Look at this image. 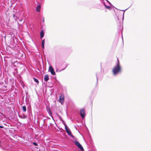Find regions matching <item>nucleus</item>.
<instances>
[{
	"label": "nucleus",
	"mask_w": 151,
	"mask_h": 151,
	"mask_svg": "<svg viewBox=\"0 0 151 151\" xmlns=\"http://www.w3.org/2000/svg\"><path fill=\"white\" fill-rule=\"evenodd\" d=\"M59 101L61 104L64 103V97L63 95H61L60 96Z\"/></svg>",
	"instance_id": "obj_4"
},
{
	"label": "nucleus",
	"mask_w": 151,
	"mask_h": 151,
	"mask_svg": "<svg viewBox=\"0 0 151 151\" xmlns=\"http://www.w3.org/2000/svg\"><path fill=\"white\" fill-rule=\"evenodd\" d=\"M13 17H14L15 16V15H14V14H13Z\"/></svg>",
	"instance_id": "obj_21"
},
{
	"label": "nucleus",
	"mask_w": 151,
	"mask_h": 151,
	"mask_svg": "<svg viewBox=\"0 0 151 151\" xmlns=\"http://www.w3.org/2000/svg\"><path fill=\"white\" fill-rule=\"evenodd\" d=\"M107 2H108L109 4L110 5H112V4L109 1H108V0H105Z\"/></svg>",
	"instance_id": "obj_15"
},
{
	"label": "nucleus",
	"mask_w": 151,
	"mask_h": 151,
	"mask_svg": "<svg viewBox=\"0 0 151 151\" xmlns=\"http://www.w3.org/2000/svg\"><path fill=\"white\" fill-rule=\"evenodd\" d=\"M44 43H42V46L43 49H44Z\"/></svg>",
	"instance_id": "obj_16"
},
{
	"label": "nucleus",
	"mask_w": 151,
	"mask_h": 151,
	"mask_svg": "<svg viewBox=\"0 0 151 151\" xmlns=\"http://www.w3.org/2000/svg\"><path fill=\"white\" fill-rule=\"evenodd\" d=\"M33 144L34 145H35V146H36V145H37V144L36 143H35V142H33Z\"/></svg>",
	"instance_id": "obj_18"
},
{
	"label": "nucleus",
	"mask_w": 151,
	"mask_h": 151,
	"mask_svg": "<svg viewBox=\"0 0 151 151\" xmlns=\"http://www.w3.org/2000/svg\"><path fill=\"white\" fill-rule=\"evenodd\" d=\"M103 3L104 5V6L106 8L108 9H111V6H108L107 5H106L105 4L104 2H102Z\"/></svg>",
	"instance_id": "obj_7"
},
{
	"label": "nucleus",
	"mask_w": 151,
	"mask_h": 151,
	"mask_svg": "<svg viewBox=\"0 0 151 151\" xmlns=\"http://www.w3.org/2000/svg\"><path fill=\"white\" fill-rule=\"evenodd\" d=\"M13 9H14V7L13 8Z\"/></svg>",
	"instance_id": "obj_26"
},
{
	"label": "nucleus",
	"mask_w": 151,
	"mask_h": 151,
	"mask_svg": "<svg viewBox=\"0 0 151 151\" xmlns=\"http://www.w3.org/2000/svg\"><path fill=\"white\" fill-rule=\"evenodd\" d=\"M49 70L51 74L52 75H55V73L54 70L53 68L51 66H50Z\"/></svg>",
	"instance_id": "obj_5"
},
{
	"label": "nucleus",
	"mask_w": 151,
	"mask_h": 151,
	"mask_svg": "<svg viewBox=\"0 0 151 151\" xmlns=\"http://www.w3.org/2000/svg\"><path fill=\"white\" fill-rule=\"evenodd\" d=\"M49 78L48 75L47 74L45 75L44 77V81H47L49 80Z\"/></svg>",
	"instance_id": "obj_6"
},
{
	"label": "nucleus",
	"mask_w": 151,
	"mask_h": 151,
	"mask_svg": "<svg viewBox=\"0 0 151 151\" xmlns=\"http://www.w3.org/2000/svg\"><path fill=\"white\" fill-rule=\"evenodd\" d=\"M4 127L3 126H0V128H3Z\"/></svg>",
	"instance_id": "obj_19"
},
{
	"label": "nucleus",
	"mask_w": 151,
	"mask_h": 151,
	"mask_svg": "<svg viewBox=\"0 0 151 151\" xmlns=\"http://www.w3.org/2000/svg\"><path fill=\"white\" fill-rule=\"evenodd\" d=\"M41 8V5L38 4L37 5L35 9H40Z\"/></svg>",
	"instance_id": "obj_10"
},
{
	"label": "nucleus",
	"mask_w": 151,
	"mask_h": 151,
	"mask_svg": "<svg viewBox=\"0 0 151 151\" xmlns=\"http://www.w3.org/2000/svg\"><path fill=\"white\" fill-rule=\"evenodd\" d=\"M121 71V68L118 59L117 58V63L116 66H115L112 70L113 73L114 75H116Z\"/></svg>",
	"instance_id": "obj_1"
},
{
	"label": "nucleus",
	"mask_w": 151,
	"mask_h": 151,
	"mask_svg": "<svg viewBox=\"0 0 151 151\" xmlns=\"http://www.w3.org/2000/svg\"><path fill=\"white\" fill-rule=\"evenodd\" d=\"M23 20V19H21L19 20L20 21H22Z\"/></svg>",
	"instance_id": "obj_22"
},
{
	"label": "nucleus",
	"mask_w": 151,
	"mask_h": 151,
	"mask_svg": "<svg viewBox=\"0 0 151 151\" xmlns=\"http://www.w3.org/2000/svg\"><path fill=\"white\" fill-rule=\"evenodd\" d=\"M80 114L82 119H83L85 116V109L83 108L81 109L80 111Z\"/></svg>",
	"instance_id": "obj_2"
},
{
	"label": "nucleus",
	"mask_w": 151,
	"mask_h": 151,
	"mask_svg": "<svg viewBox=\"0 0 151 151\" xmlns=\"http://www.w3.org/2000/svg\"><path fill=\"white\" fill-rule=\"evenodd\" d=\"M23 110L24 112H25L26 111V108L25 106H22Z\"/></svg>",
	"instance_id": "obj_14"
},
{
	"label": "nucleus",
	"mask_w": 151,
	"mask_h": 151,
	"mask_svg": "<svg viewBox=\"0 0 151 151\" xmlns=\"http://www.w3.org/2000/svg\"><path fill=\"white\" fill-rule=\"evenodd\" d=\"M26 116H24V117H23L24 118H26Z\"/></svg>",
	"instance_id": "obj_23"
},
{
	"label": "nucleus",
	"mask_w": 151,
	"mask_h": 151,
	"mask_svg": "<svg viewBox=\"0 0 151 151\" xmlns=\"http://www.w3.org/2000/svg\"><path fill=\"white\" fill-rule=\"evenodd\" d=\"M38 12H40V10H36Z\"/></svg>",
	"instance_id": "obj_20"
},
{
	"label": "nucleus",
	"mask_w": 151,
	"mask_h": 151,
	"mask_svg": "<svg viewBox=\"0 0 151 151\" xmlns=\"http://www.w3.org/2000/svg\"><path fill=\"white\" fill-rule=\"evenodd\" d=\"M45 43V40L44 39L42 40V43Z\"/></svg>",
	"instance_id": "obj_17"
},
{
	"label": "nucleus",
	"mask_w": 151,
	"mask_h": 151,
	"mask_svg": "<svg viewBox=\"0 0 151 151\" xmlns=\"http://www.w3.org/2000/svg\"><path fill=\"white\" fill-rule=\"evenodd\" d=\"M78 147L82 151H83L84 150V149L81 145H80L79 147Z\"/></svg>",
	"instance_id": "obj_11"
},
{
	"label": "nucleus",
	"mask_w": 151,
	"mask_h": 151,
	"mask_svg": "<svg viewBox=\"0 0 151 151\" xmlns=\"http://www.w3.org/2000/svg\"><path fill=\"white\" fill-rule=\"evenodd\" d=\"M122 11H125V10H122Z\"/></svg>",
	"instance_id": "obj_25"
},
{
	"label": "nucleus",
	"mask_w": 151,
	"mask_h": 151,
	"mask_svg": "<svg viewBox=\"0 0 151 151\" xmlns=\"http://www.w3.org/2000/svg\"><path fill=\"white\" fill-rule=\"evenodd\" d=\"M73 142L78 147L79 146L81 145L80 143L77 141H74Z\"/></svg>",
	"instance_id": "obj_8"
},
{
	"label": "nucleus",
	"mask_w": 151,
	"mask_h": 151,
	"mask_svg": "<svg viewBox=\"0 0 151 151\" xmlns=\"http://www.w3.org/2000/svg\"><path fill=\"white\" fill-rule=\"evenodd\" d=\"M65 129L66 132L70 136L74 138V137L72 134V133L70 130L68 128L67 126H65Z\"/></svg>",
	"instance_id": "obj_3"
},
{
	"label": "nucleus",
	"mask_w": 151,
	"mask_h": 151,
	"mask_svg": "<svg viewBox=\"0 0 151 151\" xmlns=\"http://www.w3.org/2000/svg\"><path fill=\"white\" fill-rule=\"evenodd\" d=\"M110 6H111V9H114V8L115 9H119L116 8V7H115L112 4V5H110Z\"/></svg>",
	"instance_id": "obj_12"
},
{
	"label": "nucleus",
	"mask_w": 151,
	"mask_h": 151,
	"mask_svg": "<svg viewBox=\"0 0 151 151\" xmlns=\"http://www.w3.org/2000/svg\"><path fill=\"white\" fill-rule=\"evenodd\" d=\"M44 32L42 30L40 32V37L41 38H42L44 36Z\"/></svg>",
	"instance_id": "obj_9"
},
{
	"label": "nucleus",
	"mask_w": 151,
	"mask_h": 151,
	"mask_svg": "<svg viewBox=\"0 0 151 151\" xmlns=\"http://www.w3.org/2000/svg\"><path fill=\"white\" fill-rule=\"evenodd\" d=\"M129 8V7L126 8L125 9L127 10Z\"/></svg>",
	"instance_id": "obj_24"
},
{
	"label": "nucleus",
	"mask_w": 151,
	"mask_h": 151,
	"mask_svg": "<svg viewBox=\"0 0 151 151\" xmlns=\"http://www.w3.org/2000/svg\"><path fill=\"white\" fill-rule=\"evenodd\" d=\"M33 79H34V81L35 82H36V83H37V84H38L39 82L38 80L35 78H34Z\"/></svg>",
	"instance_id": "obj_13"
}]
</instances>
